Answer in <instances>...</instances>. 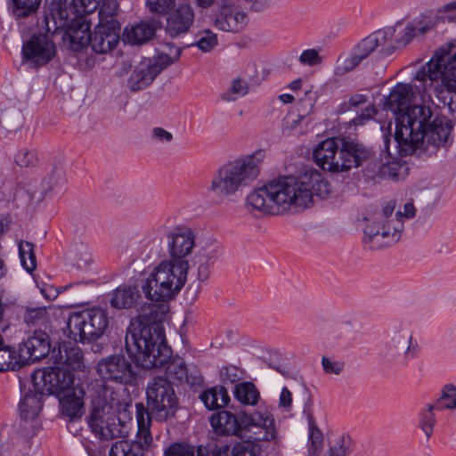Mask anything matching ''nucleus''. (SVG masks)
Masks as SVG:
<instances>
[{
	"label": "nucleus",
	"mask_w": 456,
	"mask_h": 456,
	"mask_svg": "<svg viewBox=\"0 0 456 456\" xmlns=\"http://www.w3.org/2000/svg\"><path fill=\"white\" fill-rule=\"evenodd\" d=\"M332 193L330 183L311 167L297 176L273 179L253 190L246 198L248 211L266 215L302 211L314 205V198L327 199Z\"/></svg>",
	"instance_id": "f257e3e1"
},
{
	"label": "nucleus",
	"mask_w": 456,
	"mask_h": 456,
	"mask_svg": "<svg viewBox=\"0 0 456 456\" xmlns=\"http://www.w3.org/2000/svg\"><path fill=\"white\" fill-rule=\"evenodd\" d=\"M140 314L130 322L125 338L126 349L136 365L151 370L166 368L168 378L189 382L187 368L181 358L171 359L172 350L167 346L163 329L156 322Z\"/></svg>",
	"instance_id": "f03ea898"
},
{
	"label": "nucleus",
	"mask_w": 456,
	"mask_h": 456,
	"mask_svg": "<svg viewBox=\"0 0 456 456\" xmlns=\"http://www.w3.org/2000/svg\"><path fill=\"white\" fill-rule=\"evenodd\" d=\"M431 117L428 107L415 106L399 118L394 138L402 155L431 156L446 146L452 126L440 118L430 122Z\"/></svg>",
	"instance_id": "7ed1b4c3"
},
{
	"label": "nucleus",
	"mask_w": 456,
	"mask_h": 456,
	"mask_svg": "<svg viewBox=\"0 0 456 456\" xmlns=\"http://www.w3.org/2000/svg\"><path fill=\"white\" fill-rule=\"evenodd\" d=\"M166 240L168 260L176 264L189 263L186 257L194 253L191 264L197 268V279L205 281L209 278L220 252L219 243L216 240L198 239L196 232L185 225L173 227L167 233Z\"/></svg>",
	"instance_id": "20e7f679"
},
{
	"label": "nucleus",
	"mask_w": 456,
	"mask_h": 456,
	"mask_svg": "<svg viewBox=\"0 0 456 456\" xmlns=\"http://www.w3.org/2000/svg\"><path fill=\"white\" fill-rule=\"evenodd\" d=\"M421 83L423 102L431 101L432 90L439 102L456 113V46L451 51L437 50L414 75Z\"/></svg>",
	"instance_id": "39448f33"
},
{
	"label": "nucleus",
	"mask_w": 456,
	"mask_h": 456,
	"mask_svg": "<svg viewBox=\"0 0 456 456\" xmlns=\"http://www.w3.org/2000/svg\"><path fill=\"white\" fill-rule=\"evenodd\" d=\"M147 406L142 403L135 404L138 437L146 444L152 443L151 435V419L159 422L167 421L175 417L178 399L170 381L166 378H154L147 387Z\"/></svg>",
	"instance_id": "423d86ee"
},
{
	"label": "nucleus",
	"mask_w": 456,
	"mask_h": 456,
	"mask_svg": "<svg viewBox=\"0 0 456 456\" xmlns=\"http://www.w3.org/2000/svg\"><path fill=\"white\" fill-rule=\"evenodd\" d=\"M129 407L112 389L105 388L102 394L92 400L88 419L92 432L102 440L125 436L127 433L126 423L131 419Z\"/></svg>",
	"instance_id": "0eeeda50"
},
{
	"label": "nucleus",
	"mask_w": 456,
	"mask_h": 456,
	"mask_svg": "<svg viewBox=\"0 0 456 456\" xmlns=\"http://www.w3.org/2000/svg\"><path fill=\"white\" fill-rule=\"evenodd\" d=\"M265 157V151L259 150L224 165L214 175L208 192L223 200L248 186L259 175Z\"/></svg>",
	"instance_id": "6e6552de"
},
{
	"label": "nucleus",
	"mask_w": 456,
	"mask_h": 456,
	"mask_svg": "<svg viewBox=\"0 0 456 456\" xmlns=\"http://www.w3.org/2000/svg\"><path fill=\"white\" fill-rule=\"evenodd\" d=\"M189 263L161 261L142 285L145 297L152 302H167L174 298L184 286Z\"/></svg>",
	"instance_id": "1a4fd4ad"
},
{
	"label": "nucleus",
	"mask_w": 456,
	"mask_h": 456,
	"mask_svg": "<svg viewBox=\"0 0 456 456\" xmlns=\"http://www.w3.org/2000/svg\"><path fill=\"white\" fill-rule=\"evenodd\" d=\"M403 229L402 212L394 213V205L387 204L365 226L363 243L370 250L392 246L400 240Z\"/></svg>",
	"instance_id": "9d476101"
},
{
	"label": "nucleus",
	"mask_w": 456,
	"mask_h": 456,
	"mask_svg": "<svg viewBox=\"0 0 456 456\" xmlns=\"http://www.w3.org/2000/svg\"><path fill=\"white\" fill-rule=\"evenodd\" d=\"M109 325L107 313L101 308H89L71 313L65 333L75 342L90 343L100 338Z\"/></svg>",
	"instance_id": "9b49d317"
},
{
	"label": "nucleus",
	"mask_w": 456,
	"mask_h": 456,
	"mask_svg": "<svg viewBox=\"0 0 456 456\" xmlns=\"http://www.w3.org/2000/svg\"><path fill=\"white\" fill-rule=\"evenodd\" d=\"M419 351L420 347L408 327L395 322L387 332L380 355L388 362L406 364L418 357Z\"/></svg>",
	"instance_id": "f8f14e48"
},
{
	"label": "nucleus",
	"mask_w": 456,
	"mask_h": 456,
	"mask_svg": "<svg viewBox=\"0 0 456 456\" xmlns=\"http://www.w3.org/2000/svg\"><path fill=\"white\" fill-rule=\"evenodd\" d=\"M394 34L395 29L388 28L378 30L362 39L350 56L338 58L335 67V74L343 76L353 70L376 49H379L381 53H390Z\"/></svg>",
	"instance_id": "ddd939ff"
},
{
	"label": "nucleus",
	"mask_w": 456,
	"mask_h": 456,
	"mask_svg": "<svg viewBox=\"0 0 456 456\" xmlns=\"http://www.w3.org/2000/svg\"><path fill=\"white\" fill-rule=\"evenodd\" d=\"M31 379L32 387L41 395H58L74 382L70 370L58 364L35 370Z\"/></svg>",
	"instance_id": "4468645a"
},
{
	"label": "nucleus",
	"mask_w": 456,
	"mask_h": 456,
	"mask_svg": "<svg viewBox=\"0 0 456 456\" xmlns=\"http://www.w3.org/2000/svg\"><path fill=\"white\" fill-rule=\"evenodd\" d=\"M241 421L242 436H246L258 444L277 439L275 420L269 411H256L253 413L241 411Z\"/></svg>",
	"instance_id": "2eb2a0df"
},
{
	"label": "nucleus",
	"mask_w": 456,
	"mask_h": 456,
	"mask_svg": "<svg viewBox=\"0 0 456 456\" xmlns=\"http://www.w3.org/2000/svg\"><path fill=\"white\" fill-rule=\"evenodd\" d=\"M22 61L37 69L49 63L56 56L55 43L46 34H35L24 42L21 49Z\"/></svg>",
	"instance_id": "dca6fc26"
},
{
	"label": "nucleus",
	"mask_w": 456,
	"mask_h": 456,
	"mask_svg": "<svg viewBox=\"0 0 456 456\" xmlns=\"http://www.w3.org/2000/svg\"><path fill=\"white\" fill-rule=\"evenodd\" d=\"M247 24L248 15L244 8L233 0H223L215 13V27L222 31L238 33Z\"/></svg>",
	"instance_id": "f3484780"
},
{
	"label": "nucleus",
	"mask_w": 456,
	"mask_h": 456,
	"mask_svg": "<svg viewBox=\"0 0 456 456\" xmlns=\"http://www.w3.org/2000/svg\"><path fill=\"white\" fill-rule=\"evenodd\" d=\"M97 372L105 379L123 384L130 383L134 375L131 362L122 354H113L100 360Z\"/></svg>",
	"instance_id": "a211bd4d"
},
{
	"label": "nucleus",
	"mask_w": 456,
	"mask_h": 456,
	"mask_svg": "<svg viewBox=\"0 0 456 456\" xmlns=\"http://www.w3.org/2000/svg\"><path fill=\"white\" fill-rule=\"evenodd\" d=\"M338 172L358 167L370 157V151L363 144L352 139H340Z\"/></svg>",
	"instance_id": "6ab92c4d"
},
{
	"label": "nucleus",
	"mask_w": 456,
	"mask_h": 456,
	"mask_svg": "<svg viewBox=\"0 0 456 456\" xmlns=\"http://www.w3.org/2000/svg\"><path fill=\"white\" fill-rule=\"evenodd\" d=\"M414 97V92L411 85L398 83L386 98L385 108L396 115L395 129H397L400 122L399 118L416 106H411Z\"/></svg>",
	"instance_id": "aec40b11"
},
{
	"label": "nucleus",
	"mask_w": 456,
	"mask_h": 456,
	"mask_svg": "<svg viewBox=\"0 0 456 456\" xmlns=\"http://www.w3.org/2000/svg\"><path fill=\"white\" fill-rule=\"evenodd\" d=\"M19 351L24 365L39 361L50 352V342L46 333L35 331L25 342L20 345Z\"/></svg>",
	"instance_id": "412c9836"
},
{
	"label": "nucleus",
	"mask_w": 456,
	"mask_h": 456,
	"mask_svg": "<svg viewBox=\"0 0 456 456\" xmlns=\"http://www.w3.org/2000/svg\"><path fill=\"white\" fill-rule=\"evenodd\" d=\"M193 21L192 7L187 3H180L169 13L167 19L166 31L172 37L181 36L189 31Z\"/></svg>",
	"instance_id": "4be33fe9"
},
{
	"label": "nucleus",
	"mask_w": 456,
	"mask_h": 456,
	"mask_svg": "<svg viewBox=\"0 0 456 456\" xmlns=\"http://www.w3.org/2000/svg\"><path fill=\"white\" fill-rule=\"evenodd\" d=\"M339 140L326 139L319 142L314 150L313 157L315 163L324 170L338 173Z\"/></svg>",
	"instance_id": "5701e85b"
},
{
	"label": "nucleus",
	"mask_w": 456,
	"mask_h": 456,
	"mask_svg": "<svg viewBox=\"0 0 456 456\" xmlns=\"http://www.w3.org/2000/svg\"><path fill=\"white\" fill-rule=\"evenodd\" d=\"M68 17V0H52L44 15L42 27L47 33L53 34L66 26Z\"/></svg>",
	"instance_id": "b1692460"
},
{
	"label": "nucleus",
	"mask_w": 456,
	"mask_h": 456,
	"mask_svg": "<svg viewBox=\"0 0 456 456\" xmlns=\"http://www.w3.org/2000/svg\"><path fill=\"white\" fill-rule=\"evenodd\" d=\"M210 424L218 435L242 436L241 412L235 415L228 411H221L212 415Z\"/></svg>",
	"instance_id": "393cba45"
},
{
	"label": "nucleus",
	"mask_w": 456,
	"mask_h": 456,
	"mask_svg": "<svg viewBox=\"0 0 456 456\" xmlns=\"http://www.w3.org/2000/svg\"><path fill=\"white\" fill-rule=\"evenodd\" d=\"M85 392L78 387L70 386L56 395L60 401L61 411L70 419L82 415Z\"/></svg>",
	"instance_id": "a878e982"
},
{
	"label": "nucleus",
	"mask_w": 456,
	"mask_h": 456,
	"mask_svg": "<svg viewBox=\"0 0 456 456\" xmlns=\"http://www.w3.org/2000/svg\"><path fill=\"white\" fill-rule=\"evenodd\" d=\"M120 30L109 28L102 25H97L92 36L91 46L97 53H107L114 49L119 40Z\"/></svg>",
	"instance_id": "bb28decb"
},
{
	"label": "nucleus",
	"mask_w": 456,
	"mask_h": 456,
	"mask_svg": "<svg viewBox=\"0 0 456 456\" xmlns=\"http://www.w3.org/2000/svg\"><path fill=\"white\" fill-rule=\"evenodd\" d=\"M263 448L260 444L249 439L237 442L231 448L229 445H222L210 450L211 456H261Z\"/></svg>",
	"instance_id": "cd10ccee"
},
{
	"label": "nucleus",
	"mask_w": 456,
	"mask_h": 456,
	"mask_svg": "<svg viewBox=\"0 0 456 456\" xmlns=\"http://www.w3.org/2000/svg\"><path fill=\"white\" fill-rule=\"evenodd\" d=\"M90 28V23L84 17L77 18L71 22L67 31L71 49L79 51L91 44L93 35Z\"/></svg>",
	"instance_id": "c85d7f7f"
},
{
	"label": "nucleus",
	"mask_w": 456,
	"mask_h": 456,
	"mask_svg": "<svg viewBox=\"0 0 456 456\" xmlns=\"http://www.w3.org/2000/svg\"><path fill=\"white\" fill-rule=\"evenodd\" d=\"M159 74V69L152 68L148 61L142 62L132 72L127 86L133 92L142 90L149 86Z\"/></svg>",
	"instance_id": "c756f323"
},
{
	"label": "nucleus",
	"mask_w": 456,
	"mask_h": 456,
	"mask_svg": "<svg viewBox=\"0 0 456 456\" xmlns=\"http://www.w3.org/2000/svg\"><path fill=\"white\" fill-rule=\"evenodd\" d=\"M141 298L138 287L135 285H124L112 292L110 305L116 309H127L133 307Z\"/></svg>",
	"instance_id": "7c9ffc66"
},
{
	"label": "nucleus",
	"mask_w": 456,
	"mask_h": 456,
	"mask_svg": "<svg viewBox=\"0 0 456 456\" xmlns=\"http://www.w3.org/2000/svg\"><path fill=\"white\" fill-rule=\"evenodd\" d=\"M155 30L151 23L142 21L130 28L126 27L123 33V40L133 45H142L153 37Z\"/></svg>",
	"instance_id": "2f4dec72"
},
{
	"label": "nucleus",
	"mask_w": 456,
	"mask_h": 456,
	"mask_svg": "<svg viewBox=\"0 0 456 456\" xmlns=\"http://www.w3.org/2000/svg\"><path fill=\"white\" fill-rule=\"evenodd\" d=\"M304 413L306 416L309 433H308V456H319L323 447V435L318 428L311 409L305 405Z\"/></svg>",
	"instance_id": "473e14b6"
},
{
	"label": "nucleus",
	"mask_w": 456,
	"mask_h": 456,
	"mask_svg": "<svg viewBox=\"0 0 456 456\" xmlns=\"http://www.w3.org/2000/svg\"><path fill=\"white\" fill-rule=\"evenodd\" d=\"M43 395L41 393L37 392L34 387L25 394L20 403V411L22 419H33L38 416L43 407Z\"/></svg>",
	"instance_id": "72a5a7b5"
},
{
	"label": "nucleus",
	"mask_w": 456,
	"mask_h": 456,
	"mask_svg": "<svg viewBox=\"0 0 456 456\" xmlns=\"http://www.w3.org/2000/svg\"><path fill=\"white\" fill-rule=\"evenodd\" d=\"M51 358L62 368L75 370L80 367L83 354L78 347H64L63 351L60 347L57 353L55 348L53 350Z\"/></svg>",
	"instance_id": "f704fd0d"
},
{
	"label": "nucleus",
	"mask_w": 456,
	"mask_h": 456,
	"mask_svg": "<svg viewBox=\"0 0 456 456\" xmlns=\"http://www.w3.org/2000/svg\"><path fill=\"white\" fill-rule=\"evenodd\" d=\"M144 440L138 437L136 433V440L133 443L127 441H118L114 443L110 451V456H143V448L148 447Z\"/></svg>",
	"instance_id": "c9c22d12"
},
{
	"label": "nucleus",
	"mask_w": 456,
	"mask_h": 456,
	"mask_svg": "<svg viewBox=\"0 0 456 456\" xmlns=\"http://www.w3.org/2000/svg\"><path fill=\"white\" fill-rule=\"evenodd\" d=\"M366 103H368V105L363 112L352 120L355 126H362L372 119L377 114V109L374 104L369 103V97L366 94H354L348 100V106L351 108H358Z\"/></svg>",
	"instance_id": "e433bc0d"
},
{
	"label": "nucleus",
	"mask_w": 456,
	"mask_h": 456,
	"mask_svg": "<svg viewBox=\"0 0 456 456\" xmlns=\"http://www.w3.org/2000/svg\"><path fill=\"white\" fill-rule=\"evenodd\" d=\"M200 399L209 410L223 408L226 406L230 401L228 393L223 387H215L207 389L201 394Z\"/></svg>",
	"instance_id": "4c0bfd02"
},
{
	"label": "nucleus",
	"mask_w": 456,
	"mask_h": 456,
	"mask_svg": "<svg viewBox=\"0 0 456 456\" xmlns=\"http://www.w3.org/2000/svg\"><path fill=\"white\" fill-rule=\"evenodd\" d=\"M118 10V4L115 0H107L103 2L98 12V25L109 27V28L116 30H120V24L116 20Z\"/></svg>",
	"instance_id": "58836bf2"
},
{
	"label": "nucleus",
	"mask_w": 456,
	"mask_h": 456,
	"mask_svg": "<svg viewBox=\"0 0 456 456\" xmlns=\"http://www.w3.org/2000/svg\"><path fill=\"white\" fill-rule=\"evenodd\" d=\"M24 366L19 349L4 346H0V371L15 370Z\"/></svg>",
	"instance_id": "ea45409f"
},
{
	"label": "nucleus",
	"mask_w": 456,
	"mask_h": 456,
	"mask_svg": "<svg viewBox=\"0 0 456 456\" xmlns=\"http://www.w3.org/2000/svg\"><path fill=\"white\" fill-rule=\"evenodd\" d=\"M236 399L243 404L256 405L260 397L259 391L251 382L237 384L234 390Z\"/></svg>",
	"instance_id": "a19ab883"
},
{
	"label": "nucleus",
	"mask_w": 456,
	"mask_h": 456,
	"mask_svg": "<svg viewBox=\"0 0 456 456\" xmlns=\"http://www.w3.org/2000/svg\"><path fill=\"white\" fill-rule=\"evenodd\" d=\"M432 27L430 20L422 18L409 23L404 28V34L401 41L407 45L415 37L425 34Z\"/></svg>",
	"instance_id": "79ce46f5"
},
{
	"label": "nucleus",
	"mask_w": 456,
	"mask_h": 456,
	"mask_svg": "<svg viewBox=\"0 0 456 456\" xmlns=\"http://www.w3.org/2000/svg\"><path fill=\"white\" fill-rule=\"evenodd\" d=\"M434 410H436L435 404H428L419 414V427L426 435L427 439L432 436L436 422Z\"/></svg>",
	"instance_id": "37998d69"
},
{
	"label": "nucleus",
	"mask_w": 456,
	"mask_h": 456,
	"mask_svg": "<svg viewBox=\"0 0 456 456\" xmlns=\"http://www.w3.org/2000/svg\"><path fill=\"white\" fill-rule=\"evenodd\" d=\"M435 405L438 411L456 409V387L452 384L445 385Z\"/></svg>",
	"instance_id": "c03bdc74"
},
{
	"label": "nucleus",
	"mask_w": 456,
	"mask_h": 456,
	"mask_svg": "<svg viewBox=\"0 0 456 456\" xmlns=\"http://www.w3.org/2000/svg\"><path fill=\"white\" fill-rule=\"evenodd\" d=\"M19 254L22 266L28 273H32L37 267L34 244L28 241L19 243Z\"/></svg>",
	"instance_id": "a18cd8bd"
},
{
	"label": "nucleus",
	"mask_w": 456,
	"mask_h": 456,
	"mask_svg": "<svg viewBox=\"0 0 456 456\" xmlns=\"http://www.w3.org/2000/svg\"><path fill=\"white\" fill-rule=\"evenodd\" d=\"M42 0H12V12L17 18H24L36 12Z\"/></svg>",
	"instance_id": "49530a36"
},
{
	"label": "nucleus",
	"mask_w": 456,
	"mask_h": 456,
	"mask_svg": "<svg viewBox=\"0 0 456 456\" xmlns=\"http://www.w3.org/2000/svg\"><path fill=\"white\" fill-rule=\"evenodd\" d=\"M248 92V83L240 78L232 80L230 88L222 95L223 100L232 102Z\"/></svg>",
	"instance_id": "de8ad7c7"
},
{
	"label": "nucleus",
	"mask_w": 456,
	"mask_h": 456,
	"mask_svg": "<svg viewBox=\"0 0 456 456\" xmlns=\"http://www.w3.org/2000/svg\"><path fill=\"white\" fill-rule=\"evenodd\" d=\"M173 52V55H169V53H164V52H161L153 60H149L148 63H150L152 68L159 69L160 73L164 69L179 60L181 56V49H174Z\"/></svg>",
	"instance_id": "09e8293b"
},
{
	"label": "nucleus",
	"mask_w": 456,
	"mask_h": 456,
	"mask_svg": "<svg viewBox=\"0 0 456 456\" xmlns=\"http://www.w3.org/2000/svg\"><path fill=\"white\" fill-rule=\"evenodd\" d=\"M15 162L20 167H32L37 164V154L33 150L23 148L15 155Z\"/></svg>",
	"instance_id": "8fccbe9b"
},
{
	"label": "nucleus",
	"mask_w": 456,
	"mask_h": 456,
	"mask_svg": "<svg viewBox=\"0 0 456 456\" xmlns=\"http://www.w3.org/2000/svg\"><path fill=\"white\" fill-rule=\"evenodd\" d=\"M72 260L78 268L85 267L91 261V254L87 250V247L80 244L76 246L71 251Z\"/></svg>",
	"instance_id": "3c124183"
},
{
	"label": "nucleus",
	"mask_w": 456,
	"mask_h": 456,
	"mask_svg": "<svg viewBox=\"0 0 456 456\" xmlns=\"http://www.w3.org/2000/svg\"><path fill=\"white\" fill-rule=\"evenodd\" d=\"M203 52L211 51L217 45V37L210 30H205L200 35V38L193 44Z\"/></svg>",
	"instance_id": "603ef678"
},
{
	"label": "nucleus",
	"mask_w": 456,
	"mask_h": 456,
	"mask_svg": "<svg viewBox=\"0 0 456 456\" xmlns=\"http://www.w3.org/2000/svg\"><path fill=\"white\" fill-rule=\"evenodd\" d=\"M322 366L326 374L340 375L345 369V362L323 356L322 358Z\"/></svg>",
	"instance_id": "864d4df0"
},
{
	"label": "nucleus",
	"mask_w": 456,
	"mask_h": 456,
	"mask_svg": "<svg viewBox=\"0 0 456 456\" xmlns=\"http://www.w3.org/2000/svg\"><path fill=\"white\" fill-rule=\"evenodd\" d=\"M369 161L366 166V175L372 179L380 178L383 171V167L386 162V157H370L367 160Z\"/></svg>",
	"instance_id": "5fc2aeb1"
},
{
	"label": "nucleus",
	"mask_w": 456,
	"mask_h": 456,
	"mask_svg": "<svg viewBox=\"0 0 456 456\" xmlns=\"http://www.w3.org/2000/svg\"><path fill=\"white\" fill-rule=\"evenodd\" d=\"M401 169L400 165L392 160L391 157L386 155V162L383 167V171L380 175L381 179H398L399 170Z\"/></svg>",
	"instance_id": "6e6d98bb"
},
{
	"label": "nucleus",
	"mask_w": 456,
	"mask_h": 456,
	"mask_svg": "<svg viewBox=\"0 0 456 456\" xmlns=\"http://www.w3.org/2000/svg\"><path fill=\"white\" fill-rule=\"evenodd\" d=\"M174 4V0H147V6L151 12L164 14L167 12Z\"/></svg>",
	"instance_id": "4d7b16f0"
},
{
	"label": "nucleus",
	"mask_w": 456,
	"mask_h": 456,
	"mask_svg": "<svg viewBox=\"0 0 456 456\" xmlns=\"http://www.w3.org/2000/svg\"><path fill=\"white\" fill-rule=\"evenodd\" d=\"M47 314L46 307L28 308L24 314V321L28 324H34L44 319Z\"/></svg>",
	"instance_id": "13d9d810"
},
{
	"label": "nucleus",
	"mask_w": 456,
	"mask_h": 456,
	"mask_svg": "<svg viewBox=\"0 0 456 456\" xmlns=\"http://www.w3.org/2000/svg\"><path fill=\"white\" fill-rule=\"evenodd\" d=\"M299 61L304 65L314 66L322 62V57L316 49H307L299 56Z\"/></svg>",
	"instance_id": "bf43d9fd"
},
{
	"label": "nucleus",
	"mask_w": 456,
	"mask_h": 456,
	"mask_svg": "<svg viewBox=\"0 0 456 456\" xmlns=\"http://www.w3.org/2000/svg\"><path fill=\"white\" fill-rule=\"evenodd\" d=\"M74 6L77 12L89 14L94 12L98 5V0H73Z\"/></svg>",
	"instance_id": "052dcab7"
},
{
	"label": "nucleus",
	"mask_w": 456,
	"mask_h": 456,
	"mask_svg": "<svg viewBox=\"0 0 456 456\" xmlns=\"http://www.w3.org/2000/svg\"><path fill=\"white\" fill-rule=\"evenodd\" d=\"M238 372L239 370L235 366L224 367L220 371L221 379L224 383H235L240 379Z\"/></svg>",
	"instance_id": "680f3d73"
},
{
	"label": "nucleus",
	"mask_w": 456,
	"mask_h": 456,
	"mask_svg": "<svg viewBox=\"0 0 456 456\" xmlns=\"http://www.w3.org/2000/svg\"><path fill=\"white\" fill-rule=\"evenodd\" d=\"M152 138L160 142H170L173 140V134L162 127H154L152 129Z\"/></svg>",
	"instance_id": "e2e57ef3"
},
{
	"label": "nucleus",
	"mask_w": 456,
	"mask_h": 456,
	"mask_svg": "<svg viewBox=\"0 0 456 456\" xmlns=\"http://www.w3.org/2000/svg\"><path fill=\"white\" fill-rule=\"evenodd\" d=\"M291 404L292 394L287 387H283L280 395L279 406L289 409L291 407Z\"/></svg>",
	"instance_id": "0e129e2a"
},
{
	"label": "nucleus",
	"mask_w": 456,
	"mask_h": 456,
	"mask_svg": "<svg viewBox=\"0 0 456 456\" xmlns=\"http://www.w3.org/2000/svg\"><path fill=\"white\" fill-rule=\"evenodd\" d=\"M415 216V207L412 203L408 202L403 207V213H402V219L403 217L411 218Z\"/></svg>",
	"instance_id": "69168bd1"
},
{
	"label": "nucleus",
	"mask_w": 456,
	"mask_h": 456,
	"mask_svg": "<svg viewBox=\"0 0 456 456\" xmlns=\"http://www.w3.org/2000/svg\"><path fill=\"white\" fill-rule=\"evenodd\" d=\"M279 99L283 103H291L294 101V96L289 94H283L279 96Z\"/></svg>",
	"instance_id": "338daca9"
},
{
	"label": "nucleus",
	"mask_w": 456,
	"mask_h": 456,
	"mask_svg": "<svg viewBox=\"0 0 456 456\" xmlns=\"http://www.w3.org/2000/svg\"><path fill=\"white\" fill-rule=\"evenodd\" d=\"M329 456H345V454L340 448L332 447L329 451Z\"/></svg>",
	"instance_id": "774afa93"
}]
</instances>
